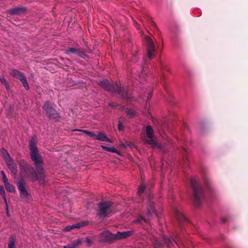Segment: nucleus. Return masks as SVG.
Instances as JSON below:
<instances>
[{
  "label": "nucleus",
  "instance_id": "obj_1",
  "mask_svg": "<svg viewBox=\"0 0 248 248\" xmlns=\"http://www.w3.org/2000/svg\"><path fill=\"white\" fill-rule=\"evenodd\" d=\"M29 149L31 157L33 161L37 172L34 168L30 166L24 160L19 162L20 170V179L16 182L17 187L20 192L22 198L27 200L28 198V192L25 187V182L24 178L30 177L32 182L38 180L40 184H43L45 181V174L43 168V161L36 145V140L32 138L29 142Z\"/></svg>",
  "mask_w": 248,
  "mask_h": 248
},
{
  "label": "nucleus",
  "instance_id": "obj_2",
  "mask_svg": "<svg viewBox=\"0 0 248 248\" xmlns=\"http://www.w3.org/2000/svg\"><path fill=\"white\" fill-rule=\"evenodd\" d=\"M98 84L107 92L117 93L124 99H128V91L126 86L121 87L120 83L109 81L108 80H100Z\"/></svg>",
  "mask_w": 248,
  "mask_h": 248
},
{
  "label": "nucleus",
  "instance_id": "obj_3",
  "mask_svg": "<svg viewBox=\"0 0 248 248\" xmlns=\"http://www.w3.org/2000/svg\"><path fill=\"white\" fill-rule=\"evenodd\" d=\"M190 185L193 189L194 202L196 206H199L204 198L202 186L194 179L190 180Z\"/></svg>",
  "mask_w": 248,
  "mask_h": 248
},
{
  "label": "nucleus",
  "instance_id": "obj_4",
  "mask_svg": "<svg viewBox=\"0 0 248 248\" xmlns=\"http://www.w3.org/2000/svg\"><path fill=\"white\" fill-rule=\"evenodd\" d=\"M56 106L54 104L49 101H46L43 105V109L49 119H53L58 121L61 118V115L56 110Z\"/></svg>",
  "mask_w": 248,
  "mask_h": 248
},
{
  "label": "nucleus",
  "instance_id": "obj_5",
  "mask_svg": "<svg viewBox=\"0 0 248 248\" xmlns=\"http://www.w3.org/2000/svg\"><path fill=\"white\" fill-rule=\"evenodd\" d=\"M112 203L109 201H101L97 204V214L100 217L108 216L113 211Z\"/></svg>",
  "mask_w": 248,
  "mask_h": 248
},
{
  "label": "nucleus",
  "instance_id": "obj_6",
  "mask_svg": "<svg viewBox=\"0 0 248 248\" xmlns=\"http://www.w3.org/2000/svg\"><path fill=\"white\" fill-rule=\"evenodd\" d=\"M152 243L155 248H163L165 245L167 248H171L174 244L178 245L177 241L171 236H164L161 239L155 238Z\"/></svg>",
  "mask_w": 248,
  "mask_h": 248
},
{
  "label": "nucleus",
  "instance_id": "obj_7",
  "mask_svg": "<svg viewBox=\"0 0 248 248\" xmlns=\"http://www.w3.org/2000/svg\"><path fill=\"white\" fill-rule=\"evenodd\" d=\"M100 242L102 243H111L116 240L115 234L108 230L104 231L99 235Z\"/></svg>",
  "mask_w": 248,
  "mask_h": 248
},
{
  "label": "nucleus",
  "instance_id": "obj_8",
  "mask_svg": "<svg viewBox=\"0 0 248 248\" xmlns=\"http://www.w3.org/2000/svg\"><path fill=\"white\" fill-rule=\"evenodd\" d=\"M7 156L5 157V162L11 171L14 174H16L17 171L16 165L12 159L10 155L6 152Z\"/></svg>",
  "mask_w": 248,
  "mask_h": 248
},
{
  "label": "nucleus",
  "instance_id": "obj_9",
  "mask_svg": "<svg viewBox=\"0 0 248 248\" xmlns=\"http://www.w3.org/2000/svg\"><path fill=\"white\" fill-rule=\"evenodd\" d=\"M153 215H155L158 217L157 212L155 209L154 202L152 201L151 196H149L148 200L147 215L150 217Z\"/></svg>",
  "mask_w": 248,
  "mask_h": 248
},
{
  "label": "nucleus",
  "instance_id": "obj_10",
  "mask_svg": "<svg viewBox=\"0 0 248 248\" xmlns=\"http://www.w3.org/2000/svg\"><path fill=\"white\" fill-rule=\"evenodd\" d=\"M27 10V8L24 7H16L8 10L7 13L11 16L17 15L20 16L24 14Z\"/></svg>",
  "mask_w": 248,
  "mask_h": 248
},
{
  "label": "nucleus",
  "instance_id": "obj_11",
  "mask_svg": "<svg viewBox=\"0 0 248 248\" xmlns=\"http://www.w3.org/2000/svg\"><path fill=\"white\" fill-rule=\"evenodd\" d=\"M133 232L134 231L133 230L123 232L118 231L117 233L115 234L116 240L125 239L129 236H131L133 235Z\"/></svg>",
  "mask_w": 248,
  "mask_h": 248
},
{
  "label": "nucleus",
  "instance_id": "obj_12",
  "mask_svg": "<svg viewBox=\"0 0 248 248\" xmlns=\"http://www.w3.org/2000/svg\"><path fill=\"white\" fill-rule=\"evenodd\" d=\"M174 214L181 226L182 225L183 223L186 222V218L180 211L175 210L174 212Z\"/></svg>",
  "mask_w": 248,
  "mask_h": 248
},
{
  "label": "nucleus",
  "instance_id": "obj_13",
  "mask_svg": "<svg viewBox=\"0 0 248 248\" xmlns=\"http://www.w3.org/2000/svg\"><path fill=\"white\" fill-rule=\"evenodd\" d=\"M66 53L75 54L82 58L84 57L86 55L85 52L76 47H69V49L66 50Z\"/></svg>",
  "mask_w": 248,
  "mask_h": 248
},
{
  "label": "nucleus",
  "instance_id": "obj_14",
  "mask_svg": "<svg viewBox=\"0 0 248 248\" xmlns=\"http://www.w3.org/2000/svg\"><path fill=\"white\" fill-rule=\"evenodd\" d=\"M10 75L13 77L17 78L20 81L25 77L23 73L16 69H12L10 72Z\"/></svg>",
  "mask_w": 248,
  "mask_h": 248
},
{
  "label": "nucleus",
  "instance_id": "obj_15",
  "mask_svg": "<svg viewBox=\"0 0 248 248\" xmlns=\"http://www.w3.org/2000/svg\"><path fill=\"white\" fill-rule=\"evenodd\" d=\"M96 140L101 141L112 142V140L108 138L106 134L102 132H98V134H96Z\"/></svg>",
  "mask_w": 248,
  "mask_h": 248
},
{
  "label": "nucleus",
  "instance_id": "obj_16",
  "mask_svg": "<svg viewBox=\"0 0 248 248\" xmlns=\"http://www.w3.org/2000/svg\"><path fill=\"white\" fill-rule=\"evenodd\" d=\"M157 54V51L155 47H147L146 55L148 58L151 60Z\"/></svg>",
  "mask_w": 248,
  "mask_h": 248
},
{
  "label": "nucleus",
  "instance_id": "obj_17",
  "mask_svg": "<svg viewBox=\"0 0 248 248\" xmlns=\"http://www.w3.org/2000/svg\"><path fill=\"white\" fill-rule=\"evenodd\" d=\"M143 41L146 44V46H155V45L151 37L143 35L142 36Z\"/></svg>",
  "mask_w": 248,
  "mask_h": 248
},
{
  "label": "nucleus",
  "instance_id": "obj_18",
  "mask_svg": "<svg viewBox=\"0 0 248 248\" xmlns=\"http://www.w3.org/2000/svg\"><path fill=\"white\" fill-rule=\"evenodd\" d=\"M74 131H81L87 135L90 136L91 138H93V140H96V134L93 132H90L87 130H81V129H75L73 130Z\"/></svg>",
  "mask_w": 248,
  "mask_h": 248
},
{
  "label": "nucleus",
  "instance_id": "obj_19",
  "mask_svg": "<svg viewBox=\"0 0 248 248\" xmlns=\"http://www.w3.org/2000/svg\"><path fill=\"white\" fill-rule=\"evenodd\" d=\"M134 222L137 224H140L143 226L144 224L149 223V219H146L145 217L140 216L138 218H136L134 220Z\"/></svg>",
  "mask_w": 248,
  "mask_h": 248
},
{
  "label": "nucleus",
  "instance_id": "obj_20",
  "mask_svg": "<svg viewBox=\"0 0 248 248\" xmlns=\"http://www.w3.org/2000/svg\"><path fill=\"white\" fill-rule=\"evenodd\" d=\"M16 238L14 235H11L9 238V241L8 243L7 248H16Z\"/></svg>",
  "mask_w": 248,
  "mask_h": 248
},
{
  "label": "nucleus",
  "instance_id": "obj_21",
  "mask_svg": "<svg viewBox=\"0 0 248 248\" xmlns=\"http://www.w3.org/2000/svg\"><path fill=\"white\" fill-rule=\"evenodd\" d=\"M81 243L80 239L73 241L71 244L63 247V248H77Z\"/></svg>",
  "mask_w": 248,
  "mask_h": 248
},
{
  "label": "nucleus",
  "instance_id": "obj_22",
  "mask_svg": "<svg viewBox=\"0 0 248 248\" xmlns=\"http://www.w3.org/2000/svg\"><path fill=\"white\" fill-rule=\"evenodd\" d=\"M154 131L151 125H147L146 127V134L149 139L153 138Z\"/></svg>",
  "mask_w": 248,
  "mask_h": 248
},
{
  "label": "nucleus",
  "instance_id": "obj_23",
  "mask_svg": "<svg viewBox=\"0 0 248 248\" xmlns=\"http://www.w3.org/2000/svg\"><path fill=\"white\" fill-rule=\"evenodd\" d=\"M0 195L2 196L3 199L4 201V202L6 204L7 215H8V204H7V200H6V196H5V190H4V188L3 186H0Z\"/></svg>",
  "mask_w": 248,
  "mask_h": 248
},
{
  "label": "nucleus",
  "instance_id": "obj_24",
  "mask_svg": "<svg viewBox=\"0 0 248 248\" xmlns=\"http://www.w3.org/2000/svg\"><path fill=\"white\" fill-rule=\"evenodd\" d=\"M101 148L106 151H108V152H111V153H117L118 154H120V153L118 151H117L115 148L114 147H107V146H104V145H102L101 146Z\"/></svg>",
  "mask_w": 248,
  "mask_h": 248
},
{
  "label": "nucleus",
  "instance_id": "obj_25",
  "mask_svg": "<svg viewBox=\"0 0 248 248\" xmlns=\"http://www.w3.org/2000/svg\"><path fill=\"white\" fill-rule=\"evenodd\" d=\"M146 142L148 144L151 145L153 148H155V147L157 146L159 148H161V147L158 145V143L153 138L149 139V140H146Z\"/></svg>",
  "mask_w": 248,
  "mask_h": 248
},
{
  "label": "nucleus",
  "instance_id": "obj_26",
  "mask_svg": "<svg viewBox=\"0 0 248 248\" xmlns=\"http://www.w3.org/2000/svg\"><path fill=\"white\" fill-rule=\"evenodd\" d=\"M6 189L10 192H13L15 190V187L11 184H10L9 182L4 184Z\"/></svg>",
  "mask_w": 248,
  "mask_h": 248
},
{
  "label": "nucleus",
  "instance_id": "obj_27",
  "mask_svg": "<svg viewBox=\"0 0 248 248\" xmlns=\"http://www.w3.org/2000/svg\"><path fill=\"white\" fill-rule=\"evenodd\" d=\"M145 187L144 186H140L138 189L137 194L140 198H142V195L144 191Z\"/></svg>",
  "mask_w": 248,
  "mask_h": 248
},
{
  "label": "nucleus",
  "instance_id": "obj_28",
  "mask_svg": "<svg viewBox=\"0 0 248 248\" xmlns=\"http://www.w3.org/2000/svg\"><path fill=\"white\" fill-rule=\"evenodd\" d=\"M20 81L21 82L23 86L25 88V89L26 90H28L29 89V86L26 80V77L23 78Z\"/></svg>",
  "mask_w": 248,
  "mask_h": 248
},
{
  "label": "nucleus",
  "instance_id": "obj_29",
  "mask_svg": "<svg viewBox=\"0 0 248 248\" xmlns=\"http://www.w3.org/2000/svg\"><path fill=\"white\" fill-rule=\"evenodd\" d=\"M125 112L126 114L130 117H133L134 116V111L131 109L126 108L125 110Z\"/></svg>",
  "mask_w": 248,
  "mask_h": 248
},
{
  "label": "nucleus",
  "instance_id": "obj_30",
  "mask_svg": "<svg viewBox=\"0 0 248 248\" xmlns=\"http://www.w3.org/2000/svg\"><path fill=\"white\" fill-rule=\"evenodd\" d=\"M85 225H86V223H82V224L77 223L76 224L73 225V229L79 228L81 227H83V226H85Z\"/></svg>",
  "mask_w": 248,
  "mask_h": 248
},
{
  "label": "nucleus",
  "instance_id": "obj_31",
  "mask_svg": "<svg viewBox=\"0 0 248 248\" xmlns=\"http://www.w3.org/2000/svg\"><path fill=\"white\" fill-rule=\"evenodd\" d=\"M124 129V126L123 125L122 122L119 121L118 123V129L119 131H123Z\"/></svg>",
  "mask_w": 248,
  "mask_h": 248
},
{
  "label": "nucleus",
  "instance_id": "obj_32",
  "mask_svg": "<svg viewBox=\"0 0 248 248\" xmlns=\"http://www.w3.org/2000/svg\"><path fill=\"white\" fill-rule=\"evenodd\" d=\"M1 174L2 175L3 181L4 183L5 184V183L8 182V179L6 177V176L5 173L4 172V171L2 170V171H1Z\"/></svg>",
  "mask_w": 248,
  "mask_h": 248
},
{
  "label": "nucleus",
  "instance_id": "obj_33",
  "mask_svg": "<svg viewBox=\"0 0 248 248\" xmlns=\"http://www.w3.org/2000/svg\"><path fill=\"white\" fill-rule=\"evenodd\" d=\"M85 243H86L87 245L88 246H91L92 245V241L91 239L88 237H87L86 239Z\"/></svg>",
  "mask_w": 248,
  "mask_h": 248
},
{
  "label": "nucleus",
  "instance_id": "obj_34",
  "mask_svg": "<svg viewBox=\"0 0 248 248\" xmlns=\"http://www.w3.org/2000/svg\"><path fill=\"white\" fill-rule=\"evenodd\" d=\"M0 81L1 83L4 84L6 86L8 85V82L5 78H0Z\"/></svg>",
  "mask_w": 248,
  "mask_h": 248
},
{
  "label": "nucleus",
  "instance_id": "obj_35",
  "mask_svg": "<svg viewBox=\"0 0 248 248\" xmlns=\"http://www.w3.org/2000/svg\"><path fill=\"white\" fill-rule=\"evenodd\" d=\"M229 218L226 217H223L222 218V222L223 223H225L226 222H228L229 221Z\"/></svg>",
  "mask_w": 248,
  "mask_h": 248
},
{
  "label": "nucleus",
  "instance_id": "obj_36",
  "mask_svg": "<svg viewBox=\"0 0 248 248\" xmlns=\"http://www.w3.org/2000/svg\"><path fill=\"white\" fill-rule=\"evenodd\" d=\"M73 229V225L69 226L65 228L64 230L65 231H69Z\"/></svg>",
  "mask_w": 248,
  "mask_h": 248
},
{
  "label": "nucleus",
  "instance_id": "obj_37",
  "mask_svg": "<svg viewBox=\"0 0 248 248\" xmlns=\"http://www.w3.org/2000/svg\"><path fill=\"white\" fill-rule=\"evenodd\" d=\"M109 106L113 108H116L118 106V105H115L113 103H109Z\"/></svg>",
  "mask_w": 248,
  "mask_h": 248
},
{
  "label": "nucleus",
  "instance_id": "obj_38",
  "mask_svg": "<svg viewBox=\"0 0 248 248\" xmlns=\"http://www.w3.org/2000/svg\"><path fill=\"white\" fill-rule=\"evenodd\" d=\"M134 23L135 26L137 28V29L139 30V25L135 21H134Z\"/></svg>",
  "mask_w": 248,
  "mask_h": 248
},
{
  "label": "nucleus",
  "instance_id": "obj_39",
  "mask_svg": "<svg viewBox=\"0 0 248 248\" xmlns=\"http://www.w3.org/2000/svg\"><path fill=\"white\" fill-rule=\"evenodd\" d=\"M205 185L206 187H209V182L207 180H206Z\"/></svg>",
  "mask_w": 248,
  "mask_h": 248
},
{
  "label": "nucleus",
  "instance_id": "obj_40",
  "mask_svg": "<svg viewBox=\"0 0 248 248\" xmlns=\"http://www.w3.org/2000/svg\"><path fill=\"white\" fill-rule=\"evenodd\" d=\"M152 93H150L148 94V96L147 97V101L149 100L152 98Z\"/></svg>",
  "mask_w": 248,
  "mask_h": 248
},
{
  "label": "nucleus",
  "instance_id": "obj_41",
  "mask_svg": "<svg viewBox=\"0 0 248 248\" xmlns=\"http://www.w3.org/2000/svg\"><path fill=\"white\" fill-rule=\"evenodd\" d=\"M146 66L145 64H144L142 66V72H145L146 71Z\"/></svg>",
  "mask_w": 248,
  "mask_h": 248
},
{
  "label": "nucleus",
  "instance_id": "obj_42",
  "mask_svg": "<svg viewBox=\"0 0 248 248\" xmlns=\"http://www.w3.org/2000/svg\"><path fill=\"white\" fill-rule=\"evenodd\" d=\"M151 25H152V26H156V25H155V23L154 21H151Z\"/></svg>",
  "mask_w": 248,
  "mask_h": 248
},
{
  "label": "nucleus",
  "instance_id": "obj_43",
  "mask_svg": "<svg viewBox=\"0 0 248 248\" xmlns=\"http://www.w3.org/2000/svg\"><path fill=\"white\" fill-rule=\"evenodd\" d=\"M164 78V75H163L162 77V78Z\"/></svg>",
  "mask_w": 248,
  "mask_h": 248
}]
</instances>
